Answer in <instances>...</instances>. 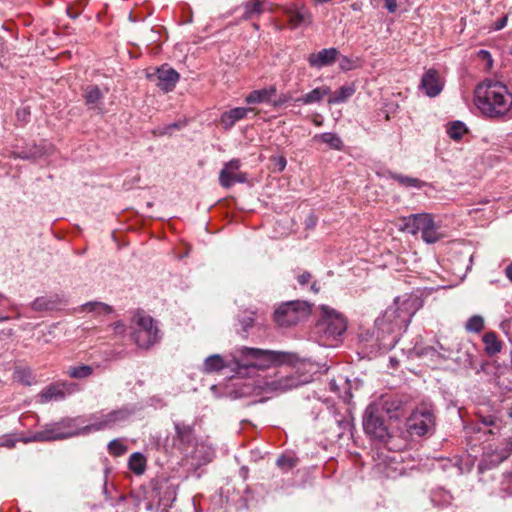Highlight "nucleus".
Wrapping results in <instances>:
<instances>
[{
    "label": "nucleus",
    "instance_id": "38",
    "mask_svg": "<svg viewBox=\"0 0 512 512\" xmlns=\"http://www.w3.org/2000/svg\"><path fill=\"white\" fill-rule=\"evenodd\" d=\"M392 178L398 181V183L404 187L421 188L424 184L421 180L417 178H412L409 176H403L399 174H393Z\"/></svg>",
    "mask_w": 512,
    "mask_h": 512
},
{
    "label": "nucleus",
    "instance_id": "47",
    "mask_svg": "<svg viewBox=\"0 0 512 512\" xmlns=\"http://www.w3.org/2000/svg\"><path fill=\"white\" fill-rule=\"evenodd\" d=\"M339 66L342 70L348 71L355 67L354 61L348 58L347 56H342L340 58Z\"/></svg>",
    "mask_w": 512,
    "mask_h": 512
},
{
    "label": "nucleus",
    "instance_id": "57",
    "mask_svg": "<svg viewBox=\"0 0 512 512\" xmlns=\"http://www.w3.org/2000/svg\"><path fill=\"white\" fill-rule=\"evenodd\" d=\"M505 449L508 450L509 453L512 451V436L509 438L508 443H507V448H505Z\"/></svg>",
    "mask_w": 512,
    "mask_h": 512
},
{
    "label": "nucleus",
    "instance_id": "14",
    "mask_svg": "<svg viewBox=\"0 0 512 512\" xmlns=\"http://www.w3.org/2000/svg\"><path fill=\"white\" fill-rule=\"evenodd\" d=\"M76 389L77 386L73 383L50 385L39 394L40 402L46 403L52 400H62L67 395L72 394Z\"/></svg>",
    "mask_w": 512,
    "mask_h": 512
},
{
    "label": "nucleus",
    "instance_id": "3",
    "mask_svg": "<svg viewBox=\"0 0 512 512\" xmlns=\"http://www.w3.org/2000/svg\"><path fill=\"white\" fill-rule=\"evenodd\" d=\"M320 318L315 325V334L324 346H334L346 331L347 323L342 314L329 306L320 307Z\"/></svg>",
    "mask_w": 512,
    "mask_h": 512
},
{
    "label": "nucleus",
    "instance_id": "63",
    "mask_svg": "<svg viewBox=\"0 0 512 512\" xmlns=\"http://www.w3.org/2000/svg\"><path fill=\"white\" fill-rule=\"evenodd\" d=\"M316 125H321V121H315L314 122Z\"/></svg>",
    "mask_w": 512,
    "mask_h": 512
},
{
    "label": "nucleus",
    "instance_id": "28",
    "mask_svg": "<svg viewBox=\"0 0 512 512\" xmlns=\"http://www.w3.org/2000/svg\"><path fill=\"white\" fill-rule=\"evenodd\" d=\"M224 359L219 354L210 355L203 363L202 371L204 373L219 372L226 367Z\"/></svg>",
    "mask_w": 512,
    "mask_h": 512
},
{
    "label": "nucleus",
    "instance_id": "20",
    "mask_svg": "<svg viewBox=\"0 0 512 512\" xmlns=\"http://www.w3.org/2000/svg\"><path fill=\"white\" fill-rule=\"evenodd\" d=\"M339 52L336 48L322 49L317 53L310 54L308 62L312 67L322 68L333 64Z\"/></svg>",
    "mask_w": 512,
    "mask_h": 512
},
{
    "label": "nucleus",
    "instance_id": "49",
    "mask_svg": "<svg viewBox=\"0 0 512 512\" xmlns=\"http://www.w3.org/2000/svg\"><path fill=\"white\" fill-rule=\"evenodd\" d=\"M271 160L275 166H277L279 171H283L285 169L287 161L284 156H273Z\"/></svg>",
    "mask_w": 512,
    "mask_h": 512
},
{
    "label": "nucleus",
    "instance_id": "23",
    "mask_svg": "<svg viewBox=\"0 0 512 512\" xmlns=\"http://www.w3.org/2000/svg\"><path fill=\"white\" fill-rule=\"evenodd\" d=\"M83 97L87 106L90 108H98L100 112L103 113V108L100 107V104L104 95L97 85L86 86Z\"/></svg>",
    "mask_w": 512,
    "mask_h": 512
},
{
    "label": "nucleus",
    "instance_id": "31",
    "mask_svg": "<svg viewBox=\"0 0 512 512\" xmlns=\"http://www.w3.org/2000/svg\"><path fill=\"white\" fill-rule=\"evenodd\" d=\"M355 92L353 86H342L330 95L328 104H341L346 102Z\"/></svg>",
    "mask_w": 512,
    "mask_h": 512
},
{
    "label": "nucleus",
    "instance_id": "48",
    "mask_svg": "<svg viewBox=\"0 0 512 512\" xmlns=\"http://www.w3.org/2000/svg\"><path fill=\"white\" fill-rule=\"evenodd\" d=\"M479 420L485 426H497L498 419L494 415L479 416Z\"/></svg>",
    "mask_w": 512,
    "mask_h": 512
},
{
    "label": "nucleus",
    "instance_id": "43",
    "mask_svg": "<svg viewBox=\"0 0 512 512\" xmlns=\"http://www.w3.org/2000/svg\"><path fill=\"white\" fill-rule=\"evenodd\" d=\"M277 465L287 471L296 465V460L290 456L282 455L277 459Z\"/></svg>",
    "mask_w": 512,
    "mask_h": 512
},
{
    "label": "nucleus",
    "instance_id": "17",
    "mask_svg": "<svg viewBox=\"0 0 512 512\" xmlns=\"http://www.w3.org/2000/svg\"><path fill=\"white\" fill-rule=\"evenodd\" d=\"M289 24L292 28L307 26L312 23V15L305 6L291 5L285 9Z\"/></svg>",
    "mask_w": 512,
    "mask_h": 512
},
{
    "label": "nucleus",
    "instance_id": "11",
    "mask_svg": "<svg viewBox=\"0 0 512 512\" xmlns=\"http://www.w3.org/2000/svg\"><path fill=\"white\" fill-rule=\"evenodd\" d=\"M363 428L367 435L380 442H385L389 438L388 429L377 404H370L366 408L363 416Z\"/></svg>",
    "mask_w": 512,
    "mask_h": 512
},
{
    "label": "nucleus",
    "instance_id": "60",
    "mask_svg": "<svg viewBox=\"0 0 512 512\" xmlns=\"http://www.w3.org/2000/svg\"><path fill=\"white\" fill-rule=\"evenodd\" d=\"M507 413H508L509 417L512 418V403L507 408Z\"/></svg>",
    "mask_w": 512,
    "mask_h": 512
},
{
    "label": "nucleus",
    "instance_id": "42",
    "mask_svg": "<svg viewBox=\"0 0 512 512\" xmlns=\"http://www.w3.org/2000/svg\"><path fill=\"white\" fill-rule=\"evenodd\" d=\"M183 125L179 122H175L163 127H158L153 131V133L157 136L170 135L176 129H180Z\"/></svg>",
    "mask_w": 512,
    "mask_h": 512
},
{
    "label": "nucleus",
    "instance_id": "2",
    "mask_svg": "<svg viewBox=\"0 0 512 512\" xmlns=\"http://www.w3.org/2000/svg\"><path fill=\"white\" fill-rule=\"evenodd\" d=\"M475 105L487 117L500 118L512 107V94L507 87L492 79H486L475 89Z\"/></svg>",
    "mask_w": 512,
    "mask_h": 512
},
{
    "label": "nucleus",
    "instance_id": "33",
    "mask_svg": "<svg viewBox=\"0 0 512 512\" xmlns=\"http://www.w3.org/2000/svg\"><path fill=\"white\" fill-rule=\"evenodd\" d=\"M128 465L131 471L137 475H141L146 468V459L143 454L135 452L130 456Z\"/></svg>",
    "mask_w": 512,
    "mask_h": 512
},
{
    "label": "nucleus",
    "instance_id": "21",
    "mask_svg": "<svg viewBox=\"0 0 512 512\" xmlns=\"http://www.w3.org/2000/svg\"><path fill=\"white\" fill-rule=\"evenodd\" d=\"M251 111V108L244 107H236L230 109L221 115L220 122L226 130H229L234 126L236 122L244 119Z\"/></svg>",
    "mask_w": 512,
    "mask_h": 512
},
{
    "label": "nucleus",
    "instance_id": "4",
    "mask_svg": "<svg viewBox=\"0 0 512 512\" xmlns=\"http://www.w3.org/2000/svg\"><path fill=\"white\" fill-rule=\"evenodd\" d=\"M240 354L242 359L235 361L238 368L257 370H264L271 365L290 363L295 357L292 353L250 347H242Z\"/></svg>",
    "mask_w": 512,
    "mask_h": 512
},
{
    "label": "nucleus",
    "instance_id": "7",
    "mask_svg": "<svg viewBox=\"0 0 512 512\" xmlns=\"http://www.w3.org/2000/svg\"><path fill=\"white\" fill-rule=\"evenodd\" d=\"M133 414V410L129 407H122L109 413H95L90 416V423L81 427V431L85 434L112 429L120 423L125 422Z\"/></svg>",
    "mask_w": 512,
    "mask_h": 512
},
{
    "label": "nucleus",
    "instance_id": "59",
    "mask_svg": "<svg viewBox=\"0 0 512 512\" xmlns=\"http://www.w3.org/2000/svg\"><path fill=\"white\" fill-rule=\"evenodd\" d=\"M505 23H506V19H502L500 24L497 26V29H501L505 26Z\"/></svg>",
    "mask_w": 512,
    "mask_h": 512
},
{
    "label": "nucleus",
    "instance_id": "55",
    "mask_svg": "<svg viewBox=\"0 0 512 512\" xmlns=\"http://www.w3.org/2000/svg\"><path fill=\"white\" fill-rule=\"evenodd\" d=\"M112 328L115 333L122 334L125 332V325L122 321H117L112 324Z\"/></svg>",
    "mask_w": 512,
    "mask_h": 512
},
{
    "label": "nucleus",
    "instance_id": "1",
    "mask_svg": "<svg viewBox=\"0 0 512 512\" xmlns=\"http://www.w3.org/2000/svg\"><path fill=\"white\" fill-rule=\"evenodd\" d=\"M418 308L417 298L397 297L393 305L389 306L384 314L376 319L375 326L380 349L391 350L395 347L399 340L400 330L409 324Z\"/></svg>",
    "mask_w": 512,
    "mask_h": 512
},
{
    "label": "nucleus",
    "instance_id": "10",
    "mask_svg": "<svg viewBox=\"0 0 512 512\" xmlns=\"http://www.w3.org/2000/svg\"><path fill=\"white\" fill-rule=\"evenodd\" d=\"M407 427L411 434L417 436H424L432 432L435 427L433 407L428 404L418 406L408 418Z\"/></svg>",
    "mask_w": 512,
    "mask_h": 512
},
{
    "label": "nucleus",
    "instance_id": "27",
    "mask_svg": "<svg viewBox=\"0 0 512 512\" xmlns=\"http://www.w3.org/2000/svg\"><path fill=\"white\" fill-rule=\"evenodd\" d=\"M80 311H87V312L93 313L95 317H99L102 315L111 314L113 312V308L106 303L99 302V301H92V302H87V303L83 304L80 307Z\"/></svg>",
    "mask_w": 512,
    "mask_h": 512
},
{
    "label": "nucleus",
    "instance_id": "45",
    "mask_svg": "<svg viewBox=\"0 0 512 512\" xmlns=\"http://www.w3.org/2000/svg\"><path fill=\"white\" fill-rule=\"evenodd\" d=\"M477 57L485 63V68H492L493 60L491 54L487 50H480L477 53Z\"/></svg>",
    "mask_w": 512,
    "mask_h": 512
},
{
    "label": "nucleus",
    "instance_id": "9",
    "mask_svg": "<svg viewBox=\"0 0 512 512\" xmlns=\"http://www.w3.org/2000/svg\"><path fill=\"white\" fill-rule=\"evenodd\" d=\"M304 383L299 376L294 374L276 373L274 375H266L256 382V387L263 393H283L290 389L296 388Z\"/></svg>",
    "mask_w": 512,
    "mask_h": 512
},
{
    "label": "nucleus",
    "instance_id": "19",
    "mask_svg": "<svg viewBox=\"0 0 512 512\" xmlns=\"http://www.w3.org/2000/svg\"><path fill=\"white\" fill-rule=\"evenodd\" d=\"M157 86L164 92L173 90L179 80V74L172 68L162 67L156 72Z\"/></svg>",
    "mask_w": 512,
    "mask_h": 512
},
{
    "label": "nucleus",
    "instance_id": "51",
    "mask_svg": "<svg viewBox=\"0 0 512 512\" xmlns=\"http://www.w3.org/2000/svg\"><path fill=\"white\" fill-rule=\"evenodd\" d=\"M290 100V97L288 95H281L279 96L277 99H273L272 98V105L277 107V106H281L285 103H287L288 101Z\"/></svg>",
    "mask_w": 512,
    "mask_h": 512
},
{
    "label": "nucleus",
    "instance_id": "41",
    "mask_svg": "<svg viewBox=\"0 0 512 512\" xmlns=\"http://www.w3.org/2000/svg\"><path fill=\"white\" fill-rule=\"evenodd\" d=\"M126 446L118 439H114L108 444V451L114 456H121L126 452Z\"/></svg>",
    "mask_w": 512,
    "mask_h": 512
},
{
    "label": "nucleus",
    "instance_id": "44",
    "mask_svg": "<svg viewBox=\"0 0 512 512\" xmlns=\"http://www.w3.org/2000/svg\"><path fill=\"white\" fill-rule=\"evenodd\" d=\"M17 442L18 439L13 434H6L0 437V447L12 449Z\"/></svg>",
    "mask_w": 512,
    "mask_h": 512
},
{
    "label": "nucleus",
    "instance_id": "35",
    "mask_svg": "<svg viewBox=\"0 0 512 512\" xmlns=\"http://www.w3.org/2000/svg\"><path fill=\"white\" fill-rule=\"evenodd\" d=\"M93 372V369L89 365H78V366H70L67 369V374L71 378L75 379H83L89 377Z\"/></svg>",
    "mask_w": 512,
    "mask_h": 512
},
{
    "label": "nucleus",
    "instance_id": "36",
    "mask_svg": "<svg viewBox=\"0 0 512 512\" xmlns=\"http://www.w3.org/2000/svg\"><path fill=\"white\" fill-rule=\"evenodd\" d=\"M254 313L250 312L248 314H245L243 317L238 319V324L240 325V329H237V333L242 336L243 338H246L248 336L249 329L254 324Z\"/></svg>",
    "mask_w": 512,
    "mask_h": 512
},
{
    "label": "nucleus",
    "instance_id": "50",
    "mask_svg": "<svg viewBox=\"0 0 512 512\" xmlns=\"http://www.w3.org/2000/svg\"><path fill=\"white\" fill-rule=\"evenodd\" d=\"M16 377L27 385H30V372L26 370H19L16 372Z\"/></svg>",
    "mask_w": 512,
    "mask_h": 512
},
{
    "label": "nucleus",
    "instance_id": "5",
    "mask_svg": "<svg viewBox=\"0 0 512 512\" xmlns=\"http://www.w3.org/2000/svg\"><path fill=\"white\" fill-rule=\"evenodd\" d=\"M83 424L84 421L81 417L66 418L60 422L46 425L43 430L36 432L31 438L25 439L24 442L53 441L84 434L81 431Z\"/></svg>",
    "mask_w": 512,
    "mask_h": 512
},
{
    "label": "nucleus",
    "instance_id": "56",
    "mask_svg": "<svg viewBox=\"0 0 512 512\" xmlns=\"http://www.w3.org/2000/svg\"><path fill=\"white\" fill-rule=\"evenodd\" d=\"M505 274L507 278L512 282V263L506 267Z\"/></svg>",
    "mask_w": 512,
    "mask_h": 512
},
{
    "label": "nucleus",
    "instance_id": "37",
    "mask_svg": "<svg viewBox=\"0 0 512 512\" xmlns=\"http://www.w3.org/2000/svg\"><path fill=\"white\" fill-rule=\"evenodd\" d=\"M401 407L402 403L395 399H386L382 403V410H384L390 418H397Z\"/></svg>",
    "mask_w": 512,
    "mask_h": 512
},
{
    "label": "nucleus",
    "instance_id": "34",
    "mask_svg": "<svg viewBox=\"0 0 512 512\" xmlns=\"http://www.w3.org/2000/svg\"><path fill=\"white\" fill-rule=\"evenodd\" d=\"M445 234L440 231V226L435 222L430 228L422 234V239L428 244H433L443 239Z\"/></svg>",
    "mask_w": 512,
    "mask_h": 512
},
{
    "label": "nucleus",
    "instance_id": "54",
    "mask_svg": "<svg viewBox=\"0 0 512 512\" xmlns=\"http://www.w3.org/2000/svg\"><path fill=\"white\" fill-rule=\"evenodd\" d=\"M30 115V111L27 108L19 109L17 111V118L19 121L26 122L27 117Z\"/></svg>",
    "mask_w": 512,
    "mask_h": 512
},
{
    "label": "nucleus",
    "instance_id": "24",
    "mask_svg": "<svg viewBox=\"0 0 512 512\" xmlns=\"http://www.w3.org/2000/svg\"><path fill=\"white\" fill-rule=\"evenodd\" d=\"M331 90L328 86L316 87L312 91L298 97L295 101L305 105L319 103L325 96L330 95Z\"/></svg>",
    "mask_w": 512,
    "mask_h": 512
},
{
    "label": "nucleus",
    "instance_id": "62",
    "mask_svg": "<svg viewBox=\"0 0 512 512\" xmlns=\"http://www.w3.org/2000/svg\"><path fill=\"white\" fill-rule=\"evenodd\" d=\"M4 299H5V296L0 293V304L4 301Z\"/></svg>",
    "mask_w": 512,
    "mask_h": 512
},
{
    "label": "nucleus",
    "instance_id": "40",
    "mask_svg": "<svg viewBox=\"0 0 512 512\" xmlns=\"http://www.w3.org/2000/svg\"><path fill=\"white\" fill-rule=\"evenodd\" d=\"M467 132V128L460 121L453 122L447 130L450 138L454 140H460L462 136Z\"/></svg>",
    "mask_w": 512,
    "mask_h": 512
},
{
    "label": "nucleus",
    "instance_id": "22",
    "mask_svg": "<svg viewBox=\"0 0 512 512\" xmlns=\"http://www.w3.org/2000/svg\"><path fill=\"white\" fill-rule=\"evenodd\" d=\"M276 95L275 86L252 91L245 99L248 104L272 103V98Z\"/></svg>",
    "mask_w": 512,
    "mask_h": 512
},
{
    "label": "nucleus",
    "instance_id": "18",
    "mask_svg": "<svg viewBox=\"0 0 512 512\" xmlns=\"http://www.w3.org/2000/svg\"><path fill=\"white\" fill-rule=\"evenodd\" d=\"M509 456V451L506 449H495V450H486L483 454V458L481 459L478 468L482 472L484 470L491 469L496 467L504 460H506Z\"/></svg>",
    "mask_w": 512,
    "mask_h": 512
},
{
    "label": "nucleus",
    "instance_id": "58",
    "mask_svg": "<svg viewBox=\"0 0 512 512\" xmlns=\"http://www.w3.org/2000/svg\"><path fill=\"white\" fill-rule=\"evenodd\" d=\"M311 290H312L314 293H317V292L319 291V287H317L316 282L312 283V285H311Z\"/></svg>",
    "mask_w": 512,
    "mask_h": 512
},
{
    "label": "nucleus",
    "instance_id": "6",
    "mask_svg": "<svg viewBox=\"0 0 512 512\" xmlns=\"http://www.w3.org/2000/svg\"><path fill=\"white\" fill-rule=\"evenodd\" d=\"M132 322V337L138 347L147 349L158 342L160 331L150 315L143 311H138L134 315Z\"/></svg>",
    "mask_w": 512,
    "mask_h": 512
},
{
    "label": "nucleus",
    "instance_id": "15",
    "mask_svg": "<svg viewBox=\"0 0 512 512\" xmlns=\"http://www.w3.org/2000/svg\"><path fill=\"white\" fill-rule=\"evenodd\" d=\"M155 491L159 498V505L163 507V510L170 508L176 500L177 486L168 479L158 480L155 485Z\"/></svg>",
    "mask_w": 512,
    "mask_h": 512
},
{
    "label": "nucleus",
    "instance_id": "53",
    "mask_svg": "<svg viewBox=\"0 0 512 512\" xmlns=\"http://www.w3.org/2000/svg\"><path fill=\"white\" fill-rule=\"evenodd\" d=\"M384 5L390 13H394L397 10V0H384Z\"/></svg>",
    "mask_w": 512,
    "mask_h": 512
},
{
    "label": "nucleus",
    "instance_id": "16",
    "mask_svg": "<svg viewBox=\"0 0 512 512\" xmlns=\"http://www.w3.org/2000/svg\"><path fill=\"white\" fill-rule=\"evenodd\" d=\"M419 88L429 97H436L443 89V83L436 69L427 70L422 76Z\"/></svg>",
    "mask_w": 512,
    "mask_h": 512
},
{
    "label": "nucleus",
    "instance_id": "52",
    "mask_svg": "<svg viewBox=\"0 0 512 512\" xmlns=\"http://www.w3.org/2000/svg\"><path fill=\"white\" fill-rule=\"evenodd\" d=\"M311 277H312L311 274L309 272L305 271L297 277V280L300 285L304 286L309 283V281L311 280Z\"/></svg>",
    "mask_w": 512,
    "mask_h": 512
},
{
    "label": "nucleus",
    "instance_id": "61",
    "mask_svg": "<svg viewBox=\"0 0 512 512\" xmlns=\"http://www.w3.org/2000/svg\"><path fill=\"white\" fill-rule=\"evenodd\" d=\"M10 318L8 316H1L0 315V322L8 321Z\"/></svg>",
    "mask_w": 512,
    "mask_h": 512
},
{
    "label": "nucleus",
    "instance_id": "30",
    "mask_svg": "<svg viewBox=\"0 0 512 512\" xmlns=\"http://www.w3.org/2000/svg\"><path fill=\"white\" fill-rule=\"evenodd\" d=\"M58 304V299L55 296H41L37 297L32 303L31 308L34 311H48L54 309Z\"/></svg>",
    "mask_w": 512,
    "mask_h": 512
},
{
    "label": "nucleus",
    "instance_id": "12",
    "mask_svg": "<svg viewBox=\"0 0 512 512\" xmlns=\"http://www.w3.org/2000/svg\"><path fill=\"white\" fill-rule=\"evenodd\" d=\"M241 161L232 159L224 164L219 173V183L223 188H230L236 183H245L247 174L240 171Z\"/></svg>",
    "mask_w": 512,
    "mask_h": 512
},
{
    "label": "nucleus",
    "instance_id": "29",
    "mask_svg": "<svg viewBox=\"0 0 512 512\" xmlns=\"http://www.w3.org/2000/svg\"><path fill=\"white\" fill-rule=\"evenodd\" d=\"M313 140L316 142L325 143L331 149H335V150H341L343 147V142H342L341 138L335 133L327 132V133L317 134L313 137Z\"/></svg>",
    "mask_w": 512,
    "mask_h": 512
},
{
    "label": "nucleus",
    "instance_id": "32",
    "mask_svg": "<svg viewBox=\"0 0 512 512\" xmlns=\"http://www.w3.org/2000/svg\"><path fill=\"white\" fill-rule=\"evenodd\" d=\"M243 9L242 18L248 20L259 16L263 12V4L260 0H250L244 4Z\"/></svg>",
    "mask_w": 512,
    "mask_h": 512
},
{
    "label": "nucleus",
    "instance_id": "25",
    "mask_svg": "<svg viewBox=\"0 0 512 512\" xmlns=\"http://www.w3.org/2000/svg\"><path fill=\"white\" fill-rule=\"evenodd\" d=\"M176 439L184 446L190 445L194 440L193 427L184 422L175 423Z\"/></svg>",
    "mask_w": 512,
    "mask_h": 512
},
{
    "label": "nucleus",
    "instance_id": "39",
    "mask_svg": "<svg viewBox=\"0 0 512 512\" xmlns=\"http://www.w3.org/2000/svg\"><path fill=\"white\" fill-rule=\"evenodd\" d=\"M465 328L468 332L479 333L484 328V319L480 315H474L468 319Z\"/></svg>",
    "mask_w": 512,
    "mask_h": 512
},
{
    "label": "nucleus",
    "instance_id": "26",
    "mask_svg": "<svg viewBox=\"0 0 512 512\" xmlns=\"http://www.w3.org/2000/svg\"><path fill=\"white\" fill-rule=\"evenodd\" d=\"M482 341L484 343V350L487 355L493 356L499 353L502 349V343L498 339L495 332H487L484 334Z\"/></svg>",
    "mask_w": 512,
    "mask_h": 512
},
{
    "label": "nucleus",
    "instance_id": "13",
    "mask_svg": "<svg viewBox=\"0 0 512 512\" xmlns=\"http://www.w3.org/2000/svg\"><path fill=\"white\" fill-rule=\"evenodd\" d=\"M434 223V218L429 213L411 214L408 217L403 218L402 230L412 235H416L418 232L423 234Z\"/></svg>",
    "mask_w": 512,
    "mask_h": 512
},
{
    "label": "nucleus",
    "instance_id": "8",
    "mask_svg": "<svg viewBox=\"0 0 512 512\" xmlns=\"http://www.w3.org/2000/svg\"><path fill=\"white\" fill-rule=\"evenodd\" d=\"M311 305L307 301L295 300L283 303L274 312V319L281 327H290L307 318Z\"/></svg>",
    "mask_w": 512,
    "mask_h": 512
},
{
    "label": "nucleus",
    "instance_id": "46",
    "mask_svg": "<svg viewBox=\"0 0 512 512\" xmlns=\"http://www.w3.org/2000/svg\"><path fill=\"white\" fill-rule=\"evenodd\" d=\"M201 449L204 450L203 461L210 462L214 456L213 450L211 448H206L204 445H201V446H197L196 451H195L196 454H200Z\"/></svg>",
    "mask_w": 512,
    "mask_h": 512
}]
</instances>
